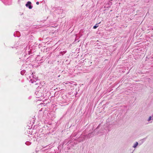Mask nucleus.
Segmentation results:
<instances>
[{
	"instance_id": "nucleus-8",
	"label": "nucleus",
	"mask_w": 153,
	"mask_h": 153,
	"mask_svg": "<svg viewBox=\"0 0 153 153\" xmlns=\"http://www.w3.org/2000/svg\"><path fill=\"white\" fill-rule=\"evenodd\" d=\"M25 73V70H23L21 72V74L22 75H24Z\"/></svg>"
},
{
	"instance_id": "nucleus-14",
	"label": "nucleus",
	"mask_w": 153,
	"mask_h": 153,
	"mask_svg": "<svg viewBox=\"0 0 153 153\" xmlns=\"http://www.w3.org/2000/svg\"><path fill=\"white\" fill-rule=\"evenodd\" d=\"M98 127H97V128L96 129H98Z\"/></svg>"
},
{
	"instance_id": "nucleus-16",
	"label": "nucleus",
	"mask_w": 153,
	"mask_h": 153,
	"mask_svg": "<svg viewBox=\"0 0 153 153\" xmlns=\"http://www.w3.org/2000/svg\"><path fill=\"white\" fill-rule=\"evenodd\" d=\"M77 72H78L79 73V72H78V71H77Z\"/></svg>"
},
{
	"instance_id": "nucleus-5",
	"label": "nucleus",
	"mask_w": 153,
	"mask_h": 153,
	"mask_svg": "<svg viewBox=\"0 0 153 153\" xmlns=\"http://www.w3.org/2000/svg\"><path fill=\"white\" fill-rule=\"evenodd\" d=\"M138 144V143L137 142H136L134 144V145L133 146V147L134 148H135L137 147V145Z\"/></svg>"
},
{
	"instance_id": "nucleus-9",
	"label": "nucleus",
	"mask_w": 153,
	"mask_h": 153,
	"mask_svg": "<svg viewBox=\"0 0 153 153\" xmlns=\"http://www.w3.org/2000/svg\"><path fill=\"white\" fill-rule=\"evenodd\" d=\"M25 144L27 145H29L30 144V143L29 142H26V143H25Z\"/></svg>"
},
{
	"instance_id": "nucleus-2",
	"label": "nucleus",
	"mask_w": 153,
	"mask_h": 153,
	"mask_svg": "<svg viewBox=\"0 0 153 153\" xmlns=\"http://www.w3.org/2000/svg\"><path fill=\"white\" fill-rule=\"evenodd\" d=\"M33 79L32 78L30 79V81L32 83H33L34 82H36V81L37 80V78L36 77H34V75H33Z\"/></svg>"
},
{
	"instance_id": "nucleus-3",
	"label": "nucleus",
	"mask_w": 153,
	"mask_h": 153,
	"mask_svg": "<svg viewBox=\"0 0 153 153\" xmlns=\"http://www.w3.org/2000/svg\"><path fill=\"white\" fill-rule=\"evenodd\" d=\"M31 2L30 1H28L27 3L26 4V6L27 7L28 6V7L30 9L32 8V6L31 5Z\"/></svg>"
},
{
	"instance_id": "nucleus-7",
	"label": "nucleus",
	"mask_w": 153,
	"mask_h": 153,
	"mask_svg": "<svg viewBox=\"0 0 153 153\" xmlns=\"http://www.w3.org/2000/svg\"><path fill=\"white\" fill-rule=\"evenodd\" d=\"M148 30H153V26H149L148 27Z\"/></svg>"
},
{
	"instance_id": "nucleus-1",
	"label": "nucleus",
	"mask_w": 153,
	"mask_h": 153,
	"mask_svg": "<svg viewBox=\"0 0 153 153\" xmlns=\"http://www.w3.org/2000/svg\"><path fill=\"white\" fill-rule=\"evenodd\" d=\"M95 132H93L91 133H89L88 134L86 135L85 137L87 138H91L93 136Z\"/></svg>"
},
{
	"instance_id": "nucleus-4",
	"label": "nucleus",
	"mask_w": 153,
	"mask_h": 153,
	"mask_svg": "<svg viewBox=\"0 0 153 153\" xmlns=\"http://www.w3.org/2000/svg\"><path fill=\"white\" fill-rule=\"evenodd\" d=\"M153 120V118L151 116H150L148 119V121L149 122V123H152V121L150 122V121L151 120Z\"/></svg>"
},
{
	"instance_id": "nucleus-17",
	"label": "nucleus",
	"mask_w": 153,
	"mask_h": 153,
	"mask_svg": "<svg viewBox=\"0 0 153 153\" xmlns=\"http://www.w3.org/2000/svg\"><path fill=\"white\" fill-rule=\"evenodd\" d=\"M152 58H153V57H152Z\"/></svg>"
},
{
	"instance_id": "nucleus-13",
	"label": "nucleus",
	"mask_w": 153,
	"mask_h": 153,
	"mask_svg": "<svg viewBox=\"0 0 153 153\" xmlns=\"http://www.w3.org/2000/svg\"><path fill=\"white\" fill-rule=\"evenodd\" d=\"M79 70H82V69H79Z\"/></svg>"
},
{
	"instance_id": "nucleus-6",
	"label": "nucleus",
	"mask_w": 153,
	"mask_h": 153,
	"mask_svg": "<svg viewBox=\"0 0 153 153\" xmlns=\"http://www.w3.org/2000/svg\"><path fill=\"white\" fill-rule=\"evenodd\" d=\"M100 22L96 24L94 26L93 28L94 29H96L98 26V24H100Z\"/></svg>"
},
{
	"instance_id": "nucleus-10",
	"label": "nucleus",
	"mask_w": 153,
	"mask_h": 153,
	"mask_svg": "<svg viewBox=\"0 0 153 153\" xmlns=\"http://www.w3.org/2000/svg\"><path fill=\"white\" fill-rule=\"evenodd\" d=\"M36 4L37 5H38V4H39V2L38 1H37V2H36Z\"/></svg>"
},
{
	"instance_id": "nucleus-11",
	"label": "nucleus",
	"mask_w": 153,
	"mask_h": 153,
	"mask_svg": "<svg viewBox=\"0 0 153 153\" xmlns=\"http://www.w3.org/2000/svg\"><path fill=\"white\" fill-rule=\"evenodd\" d=\"M80 140L79 138L77 139V141H79Z\"/></svg>"
},
{
	"instance_id": "nucleus-12",
	"label": "nucleus",
	"mask_w": 153,
	"mask_h": 153,
	"mask_svg": "<svg viewBox=\"0 0 153 153\" xmlns=\"http://www.w3.org/2000/svg\"><path fill=\"white\" fill-rule=\"evenodd\" d=\"M83 140H84V139H83V138L82 139V140H81V141H83Z\"/></svg>"
},
{
	"instance_id": "nucleus-15",
	"label": "nucleus",
	"mask_w": 153,
	"mask_h": 153,
	"mask_svg": "<svg viewBox=\"0 0 153 153\" xmlns=\"http://www.w3.org/2000/svg\"><path fill=\"white\" fill-rule=\"evenodd\" d=\"M78 68H77V71L78 70Z\"/></svg>"
}]
</instances>
